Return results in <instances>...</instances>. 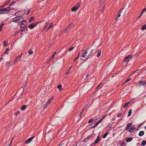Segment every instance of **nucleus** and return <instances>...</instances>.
<instances>
[{
    "instance_id": "393cba45",
    "label": "nucleus",
    "mask_w": 146,
    "mask_h": 146,
    "mask_svg": "<svg viewBox=\"0 0 146 146\" xmlns=\"http://www.w3.org/2000/svg\"><path fill=\"white\" fill-rule=\"evenodd\" d=\"M146 144V141L143 140L142 143L141 145L143 146L145 145Z\"/></svg>"
},
{
    "instance_id": "c9c22d12",
    "label": "nucleus",
    "mask_w": 146,
    "mask_h": 146,
    "mask_svg": "<svg viewBox=\"0 0 146 146\" xmlns=\"http://www.w3.org/2000/svg\"><path fill=\"white\" fill-rule=\"evenodd\" d=\"M51 102L50 101V100H48L47 101V102L46 104L48 106L50 104Z\"/></svg>"
},
{
    "instance_id": "2eb2a0df",
    "label": "nucleus",
    "mask_w": 146,
    "mask_h": 146,
    "mask_svg": "<svg viewBox=\"0 0 146 146\" xmlns=\"http://www.w3.org/2000/svg\"><path fill=\"white\" fill-rule=\"evenodd\" d=\"M144 132L143 131H141L139 132V135L140 136H142L144 134Z\"/></svg>"
},
{
    "instance_id": "603ef678",
    "label": "nucleus",
    "mask_w": 146,
    "mask_h": 146,
    "mask_svg": "<svg viewBox=\"0 0 146 146\" xmlns=\"http://www.w3.org/2000/svg\"><path fill=\"white\" fill-rule=\"evenodd\" d=\"M97 125H96V124L95 123L93 126H92L91 127L92 128H94L96 127V126Z\"/></svg>"
},
{
    "instance_id": "7ed1b4c3",
    "label": "nucleus",
    "mask_w": 146,
    "mask_h": 146,
    "mask_svg": "<svg viewBox=\"0 0 146 146\" xmlns=\"http://www.w3.org/2000/svg\"><path fill=\"white\" fill-rule=\"evenodd\" d=\"M20 23V27L22 29H25L26 27V24L27 23V22L24 20V19L21 20V21L19 22Z\"/></svg>"
},
{
    "instance_id": "69168bd1",
    "label": "nucleus",
    "mask_w": 146,
    "mask_h": 146,
    "mask_svg": "<svg viewBox=\"0 0 146 146\" xmlns=\"http://www.w3.org/2000/svg\"><path fill=\"white\" fill-rule=\"evenodd\" d=\"M88 76H89V74H87L86 76V78H87Z\"/></svg>"
},
{
    "instance_id": "1a4fd4ad",
    "label": "nucleus",
    "mask_w": 146,
    "mask_h": 146,
    "mask_svg": "<svg viewBox=\"0 0 146 146\" xmlns=\"http://www.w3.org/2000/svg\"><path fill=\"white\" fill-rule=\"evenodd\" d=\"M38 23V22L32 23L29 26V27L30 29H32L37 25Z\"/></svg>"
},
{
    "instance_id": "6e6d98bb",
    "label": "nucleus",
    "mask_w": 146,
    "mask_h": 146,
    "mask_svg": "<svg viewBox=\"0 0 146 146\" xmlns=\"http://www.w3.org/2000/svg\"><path fill=\"white\" fill-rule=\"evenodd\" d=\"M131 78H128L127 79L125 82H128V81H130L131 80Z\"/></svg>"
},
{
    "instance_id": "58836bf2",
    "label": "nucleus",
    "mask_w": 146,
    "mask_h": 146,
    "mask_svg": "<svg viewBox=\"0 0 146 146\" xmlns=\"http://www.w3.org/2000/svg\"><path fill=\"white\" fill-rule=\"evenodd\" d=\"M146 10V7L145 8H144L143 9L142 11L141 12V14L142 15L143 13Z\"/></svg>"
},
{
    "instance_id": "c85d7f7f",
    "label": "nucleus",
    "mask_w": 146,
    "mask_h": 146,
    "mask_svg": "<svg viewBox=\"0 0 146 146\" xmlns=\"http://www.w3.org/2000/svg\"><path fill=\"white\" fill-rule=\"evenodd\" d=\"M49 24V23L48 22H46L45 24V25H44V29H46V27L47 26H48V25Z\"/></svg>"
},
{
    "instance_id": "9b49d317",
    "label": "nucleus",
    "mask_w": 146,
    "mask_h": 146,
    "mask_svg": "<svg viewBox=\"0 0 146 146\" xmlns=\"http://www.w3.org/2000/svg\"><path fill=\"white\" fill-rule=\"evenodd\" d=\"M135 129V128L134 126L131 127L128 130V131L129 132H133Z\"/></svg>"
},
{
    "instance_id": "c756f323",
    "label": "nucleus",
    "mask_w": 146,
    "mask_h": 146,
    "mask_svg": "<svg viewBox=\"0 0 146 146\" xmlns=\"http://www.w3.org/2000/svg\"><path fill=\"white\" fill-rule=\"evenodd\" d=\"M130 103V102H129L126 103L123 106V108H125Z\"/></svg>"
},
{
    "instance_id": "423d86ee",
    "label": "nucleus",
    "mask_w": 146,
    "mask_h": 146,
    "mask_svg": "<svg viewBox=\"0 0 146 146\" xmlns=\"http://www.w3.org/2000/svg\"><path fill=\"white\" fill-rule=\"evenodd\" d=\"M23 19V17H14L12 19V21L15 23L19 21L20 20H21H21Z\"/></svg>"
},
{
    "instance_id": "a19ab883",
    "label": "nucleus",
    "mask_w": 146,
    "mask_h": 146,
    "mask_svg": "<svg viewBox=\"0 0 146 146\" xmlns=\"http://www.w3.org/2000/svg\"><path fill=\"white\" fill-rule=\"evenodd\" d=\"M123 8H121L119 10V12H118V13H120V14H121L122 12L123 11Z\"/></svg>"
},
{
    "instance_id": "3c124183",
    "label": "nucleus",
    "mask_w": 146,
    "mask_h": 146,
    "mask_svg": "<svg viewBox=\"0 0 146 146\" xmlns=\"http://www.w3.org/2000/svg\"><path fill=\"white\" fill-rule=\"evenodd\" d=\"M79 57V56H78L77 57H76L75 59L74 60V62H75L76 61H77V59H78V58Z\"/></svg>"
},
{
    "instance_id": "0eeeda50",
    "label": "nucleus",
    "mask_w": 146,
    "mask_h": 146,
    "mask_svg": "<svg viewBox=\"0 0 146 146\" xmlns=\"http://www.w3.org/2000/svg\"><path fill=\"white\" fill-rule=\"evenodd\" d=\"M80 3H78L76 5L72 7L71 9V11L73 12L76 11L80 7Z\"/></svg>"
},
{
    "instance_id": "ea45409f",
    "label": "nucleus",
    "mask_w": 146,
    "mask_h": 146,
    "mask_svg": "<svg viewBox=\"0 0 146 146\" xmlns=\"http://www.w3.org/2000/svg\"><path fill=\"white\" fill-rule=\"evenodd\" d=\"M74 47H73L70 48L68 50V51L69 52H70L73 49H74Z\"/></svg>"
},
{
    "instance_id": "de8ad7c7",
    "label": "nucleus",
    "mask_w": 146,
    "mask_h": 146,
    "mask_svg": "<svg viewBox=\"0 0 146 146\" xmlns=\"http://www.w3.org/2000/svg\"><path fill=\"white\" fill-rule=\"evenodd\" d=\"M93 120V119H90L88 122V123H90Z\"/></svg>"
},
{
    "instance_id": "aec40b11",
    "label": "nucleus",
    "mask_w": 146,
    "mask_h": 146,
    "mask_svg": "<svg viewBox=\"0 0 146 146\" xmlns=\"http://www.w3.org/2000/svg\"><path fill=\"white\" fill-rule=\"evenodd\" d=\"M4 23L3 22H2L1 23L0 25V32H1L2 30V28L3 26L4 25Z\"/></svg>"
},
{
    "instance_id": "4468645a",
    "label": "nucleus",
    "mask_w": 146,
    "mask_h": 146,
    "mask_svg": "<svg viewBox=\"0 0 146 146\" xmlns=\"http://www.w3.org/2000/svg\"><path fill=\"white\" fill-rule=\"evenodd\" d=\"M100 141L99 136H98L97 137L96 139L94 141V143L95 144L97 143Z\"/></svg>"
},
{
    "instance_id": "c03bdc74",
    "label": "nucleus",
    "mask_w": 146,
    "mask_h": 146,
    "mask_svg": "<svg viewBox=\"0 0 146 146\" xmlns=\"http://www.w3.org/2000/svg\"><path fill=\"white\" fill-rule=\"evenodd\" d=\"M54 99V97L53 96L51 97V98H49L48 100L51 102V101L53 100Z\"/></svg>"
},
{
    "instance_id": "dca6fc26",
    "label": "nucleus",
    "mask_w": 146,
    "mask_h": 146,
    "mask_svg": "<svg viewBox=\"0 0 146 146\" xmlns=\"http://www.w3.org/2000/svg\"><path fill=\"white\" fill-rule=\"evenodd\" d=\"M133 139V138L131 137H130L128 138H127L126 139V141L127 142H128L131 141Z\"/></svg>"
},
{
    "instance_id": "20e7f679",
    "label": "nucleus",
    "mask_w": 146,
    "mask_h": 146,
    "mask_svg": "<svg viewBox=\"0 0 146 146\" xmlns=\"http://www.w3.org/2000/svg\"><path fill=\"white\" fill-rule=\"evenodd\" d=\"M14 9V8L10 7L6 8H2L0 9V11L7 12L6 13H8L9 11L11 10H12Z\"/></svg>"
},
{
    "instance_id": "8fccbe9b",
    "label": "nucleus",
    "mask_w": 146,
    "mask_h": 146,
    "mask_svg": "<svg viewBox=\"0 0 146 146\" xmlns=\"http://www.w3.org/2000/svg\"><path fill=\"white\" fill-rule=\"evenodd\" d=\"M106 116V115H104L102 118H101L100 119L102 121L103 119Z\"/></svg>"
},
{
    "instance_id": "ddd939ff",
    "label": "nucleus",
    "mask_w": 146,
    "mask_h": 146,
    "mask_svg": "<svg viewBox=\"0 0 146 146\" xmlns=\"http://www.w3.org/2000/svg\"><path fill=\"white\" fill-rule=\"evenodd\" d=\"M131 126V123H129L127 124V127L125 128V130H127L129 129V128Z\"/></svg>"
},
{
    "instance_id": "2f4dec72",
    "label": "nucleus",
    "mask_w": 146,
    "mask_h": 146,
    "mask_svg": "<svg viewBox=\"0 0 146 146\" xmlns=\"http://www.w3.org/2000/svg\"><path fill=\"white\" fill-rule=\"evenodd\" d=\"M62 87V85L61 84H59L57 86V88H58L60 90H61V88Z\"/></svg>"
},
{
    "instance_id": "bf43d9fd",
    "label": "nucleus",
    "mask_w": 146,
    "mask_h": 146,
    "mask_svg": "<svg viewBox=\"0 0 146 146\" xmlns=\"http://www.w3.org/2000/svg\"><path fill=\"white\" fill-rule=\"evenodd\" d=\"M70 25H68V26H67V27L66 29H67L68 28V29H69L70 28Z\"/></svg>"
},
{
    "instance_id": "0e129e2a",
    "label": "nucleus",
    "mask_w": 146,
    "mask_h": 146,
    "mask_svg": "<svg viewBox=\"0 0 146 146\" xmlns=\"http://www.w3.org/2000/svg\"><path fill=\"white\" fill-rule=\"evenodd\" d=\"M9 2V1H7V3H6V5H7V4H8V3Z\"/></svg>"
},
{
    "instance_id": "72a5a7b5",
    "label": "nucleus",
    "mask_w": 146,
    "mask_h": 146,
    "mask_svg": "<svg viewBox=\"0 0 146 146\" xmlns=\"http://www.w3.org/2000/svg\"><path fill=\"white\" fill-rule=\"evenodd\" d=\"M120 16H121V14H120V13H118L117 16V17L116 18V19H115V21H117L118 20V18Z\"/></svg>"
},
{
    "instance_id": "6ab92c4d",
    "label": "nucleus",
    "mask_w": 146,
    "mask_h": 146,
    "mask_svg": "<svg viewBox=\"0 0 146 146\" xmlns=\"http://www.w3.org/2000/svg\"><path fill=\"white\" fill-rule=\"evenodd\" d=\"M27 107L26 106L24 105H23L21 108V110L22 111H24V110Z\"/></svg>"
},
{
    "instance_id": "a18cd8bd",
    "label": "nucleus",
    "mask_w": 146,
    "mask_h": 146,
    "mask_svg": "<svg viewBox=\"0 0 146 146\" xmlns=\"http://www.w3.org/2000/svg\"><path fill=\"white\" fill-rule=\"evenodd\" d=\"M122 115V113H119L117 114V116L118 117H119Z\"/></svg>"
},
{
    "instance_id": "13d9d810",
    "label": "nucleus",
    "mask_w": 146,
    "mask_h": 146,
    "mask_svg": "<svg viewBox=\"0 0 146 146\" xmlns=\"http://www.w3.org/2000/svg\"><path fill=\"white\" fill-rule=\"evenodd\" d=\"M101 84V83H100V84H99L98 86L96 88H98L100 86V85Z\"/></svg>"
},
{
    "instance_id": "7c9ffc66",
    "label": "nucleus",
    "mask_w": 146,
    "mask_h": 146,
    "mask_svg": "<svg viewBox=\"0 0 146 146\" xmlns=\"http://www.w3.org/2000/svg\"><path fill=\"white\" fill-rule=\"evenodd\" d=\"M101 53V51L100 50H99L98 52V54L97 55V57H99L100 56V54Z\"/></svg>"
},
{
    "instance_id": "a878e982",
    "label": "nucleus",
    "mask_w": 146,
    "mask_h": 146,
    "mask_svg": "<svg viewBox=\"0 0 146 146\" xmlns=\"http://www.w3.org/2000/svg\"><path fill=\"white\" fill-rule=\"evenodd\" d=\"M20 113V112L19 111H18L14 113V115L15 116H17L18 114Z\"/></svg>"
},
{
    "instance_id": "bb28decb",
    "label": "nucleus",
    "mask_w": 146,
    "mask_h": 146,
    "mask_svg": "<svg viewBox=\"0 0 146 146\" xmlns=\"http://www.w3.org/2000/svg\"><path fill=\"white\" fill-rule=\"evenodd\" d=\"M56 52H54L53 53V54L52 56L50 58V60H52L54 57V56H55L56 54Z\"/></svg>"
},
{
    "instance_id": "5fc2aeb1",
    "label": "nucleus",
    "mask_w": 146,
    "mask_h": 146,
    "mask_svg": "<svg viewBox=\"0 0 146 146\" xmlns=\"http://www.w3.org/2000/svg\"><path fill=\"white\" fill-rule=\"evenodd\" d=\"M9 50V48H7L5 51V54H6L7 53V52Z\"/></svg>"
},
{
    "instance_id": "052dcab7",
    "label": "nucleus",
    "mask_w": 146,
    "mask_h": 146,
    "mask_svg": "<svg viewBox=\"0 0 146 146\" xmlns=\"http://www.w3.org/2000/svg\"><path fill=\"white\" fill-rule=\"evenodd\" d=\"M111 126H112L111 125V124H109V125H108V127H111Z\"/></svg>"
},
{
    "instance_id": "412c9836",
    "label": "nucleus",
    "mask_w": 146,
    "mask_h": 146,
    "mask_svg": "<svg viewBox=\"0 0 146 146\" xmlns=\"http://www.w3.org/2000/svg\"><path fill=\"white\" fill-rule=\"evenodd\" d=\"M146 29V25H143L141 27V29L142 30H144Z\"/></svg>"
},
{
    "instance_id": "09e8293b",
    "label": "nucleus",
    "mask_w": 146,
    "mask_h": 146,
    "mask_svg": "<svg viewBox=\"0 0 146 146\" xmlns=\"http://www.w3.org/2000/svg\"><path fill=\"white\" fill-rule=\"evenodd\" d=\"M47 106L46 104H44V105H43V107H44V109H46L47 108Z\"/></svg>"
},
{
    "instance_id": "79ce46f5",
    "label": "nucleus",
    "mask_w": 146,
    "mask_h": 146,
    "mask_svg": "<svg viewBox=\"0 0 146 146\" xmlns=\"http://www.w3.org/2000/svg\"><path fill=\"white\" fill-rule=\"evenodd\" d=\"M15 2H14V1H13L11 3H10V5H9V7H10V6H12V5H13L15 3Z\"/></svg>"
},
{
    "instance_id": "37998d69",
    "label": "nucleus",
    "mask_w": 146,
    "mask_h": 146,
    "mask_svg": "<svg viewBox=\"0 0 146 146\" xmlns=\"http://www.w3.org/2000/svg\"><path fill=\"white\" fill-rule=\"evenodd\" d=\"M7 45V43H6V41L4 40L3 41V45H4V46H6Z\"/></svg>"
},
{
    "instance_id": "338daca9",
    "label": "nucleus",
    "mask_w": 146,
    "mask_h": 146,
    "mask_svg": "<svg viewBox=\"0 0 146 146\" xmlns=\"http://www.w3.org/2000/svg\"><path fill=\"white\" fill-rule=\"evenodd\" d=\"M6 5V4H5V5H3L2 6V7H4L5 5Z\"/></svg>"
},
{
    "instance_id": "49530a36",
    "label": "nucleus",
    "mask_w": 146,
    "mask_h": 146,
    "mask_svg": "<svg viewBox=\"0 0 146 146\" xmlns=\"http://www.w3.org/2000/svg\"><path fill=\"white\" fill-rule=\"evenodd\" d=\"M30 11H31L30 9H28V12L26 14L27 15H28L29 14V13H30Z\"/></svg>"
},
{
    "instance_id": "b1692460",
    "label": "nucleus",
    "mask_w": 146,
    "mask_h": 146,
    "mask_svg": "<svg viewBox=\"0 0 146 146\" xmlns=\"http://www.w3.org/2000/svg\"><path fill=\"white\" fill-rule=\"evenodd\" d=\"M28 52L30 54H32L33 53V51L31 49H30L28 51Z\"/></svg>"
},
{
    "instance_id": "5701e85b",
    "label": "nucleus",
    "mask_w": 146,
    "mask_h": 146,
    "mask_svg": "<svg viewBox=\"0 0 146 146\" xmlns=\"http://www.w3.org/2000/svg\"><path fill=\"white\" fill-rule=\"evenodd\" d=\"M131 113H132V110H131V109H130L128 112V117L129 116L131 115Z\"/></svg>"
},
{
    "instance_id": "e433bc0d",
    "label": "nucleus",
    "mask_w": 146,
    "mask_h": 146,
    "mask_svg": "<svg viewBox=\"0 0 146 146\" xmlns=\"http://www.w3.org/2000/svg\"><path fill=\"white\" fill-rule=\"evenodd\" d=\"M84 109L79 114V116H80V117H81L82 115L83 114V112H84Z\"/></svg>"
},
{
    "instance_id": "4be33fe9",
    "label": "nucleus",
    "mask_w": 146,
    "mask_h": 146,
    "mask_svg": "<svg viewBox=\"0 0 146 146\" xmlns=\"http://www.w3.org/2000/svg\"><path fill=\"white\" fill-rule=\"evenodd\" d=\"M34 18L33 17H31L29 19V22H31L33 21L34 19Z\"/></svg>"
},
{
    "instance_id": "864d4df0",
    "label": "nucleus",
    "mask_w": 146,
    "mask_h": 146,
    "mask_svg": "<svg viewBox=\"0 0 146 146\" xmlns=\"http://www.w3.org/2000/svg\"><path fill=\"white\" fill-rule=\"evenodd\" d=\"M139 71V70H135V71L133 72L131 74V75L133 74V73H134L135 72H137L138 71Z\"/></svg>"
},
{
    "instance_id": "f704fd0d",
    "label": "nucleus",
    "mask_w": 146,
    "mask_h": 146,
    "mask_svg": "<svg viewBox=\"0 0 146 146\" xmlns=\"http://www.w3.org/2000/svg\"><path fill=\"white\" fill-rule=\"evenodd\" d=\"M72 67V66H71V67H70V68L66 72V74L68 75V74H69V72H70V68H71Z\"/></svg>"
},
{
    "instance_id": "473e14b6",
    "label": "nucleus",
    "mask_w": 146,
    "mask_h": 146,
    "mask_svg": "<svg viewBox=\"0 0 146 146\" xmlns=\"http://www.w3.org/2000/svg\"><path fill=\"white\" fill-rule=\"evenodd\" d=\"M25 29H19L17 31V32L19 33V32H22L23 31H25Z\"/></svg>"
},
{
    "instance_id": "680f3d73",
    "label": "nucleus",
    "mask_w": 146,
    "mask_h": 146,
    "mask_svg": "<svg viewBox=\"0 0 146 146\" xmlns=\"http://www.w3.org/2000/svg\"><path fill=\"white\" fill-rule=\"evenodd\" d=\"M2 59H3V58H0V62L2 61Z\"/></svg>"
},
{
    "instance_id": "f03ea898",
    "label": "nucleus",
    "mask_w": 146,
    "mask_h": 146,
    "mask_svg": "<svg viewBox=\"0 0 146 146\" xmlns=\"http://www.w3.org/2000/svg\"><path fill=\"white\" fill-rule=\"evenodd\" d=\"M23 11H18L15 13L14 15L16 17H22L25 14V10H24Z\"/></svg>"
},
{
    "instance_id": "4c0bfd02",
    "label": "nucleus",
    "mask_w": 146,
    "mask_h": 146,
    "mask_svg": "<svg viewBox=\"0 0 146 146\" xmlns=\"http://www.w3.org/2000/svg\"><path fill=\"white\" fill-rule=\"evenodd\" d=\"M102 120L100 119L97 122H96L95 123L96 124V125H98V124L100 123L101 121Z\"/></svg>"
},
{
    "instance_id": "9d476101",
    "label": "nucleus",
    "mask_w": 146,
    "mask_h": 146,
    "mask_svg": "<svg viewBox=\"0 0 146 146\" xmlns=\"http://www.w3.org/2000/svg\"><path fill=\"white\" fill-rule=\"evenodd\" d=\"M35 136H33L32 137H31L29 138L27 140L25 141L26 144H27L30 141H31L34 138Z\"/></svg>"
},
{
    "instance_id": "f8f14e48",
    "label": "nucleus",
    "mask_w": 146,
    "mask_h": 146,
    "mask_svg": "<svg viewBox=\"0 0 146 146\" xmlns=\"http://www.w3.org/2000/svg\"><path fill=\"white\" fill-rule=\"evenodd\" d=\"M139 84H141V85H143V86H145L146 84V82L145 81H140L139 82Z\"/></svg>"
},
{
    "instance_id": "774afa93",
    "label": "nucleus",
    "mask_w": 146,
    "mask_h": 146,
    "mask_svg": "<svg viewBox=\"0 0 146 146\" xmlns=\"http://www.w3.org/2000/svg\"><path fill=\"white\" fill-rule=\"evenodd\" d=\"M145 128L146 129V125L145 126Z\"/></svg>"
},
{
    "instance_id": "f3484780",
    "label": "nucleus",
    "mask_w": 146,
    "mask_h": 146,
    "mask_svg": "<svg viewBox=\"0 0 146 146\" xmlns=\"http://www.w3.org/2000/svg\"><path fill=\"white\" fill-rule=\"evenodd\" d=\"M53 23H51L49 25L48 29L46 30V31H47L49 29H50L53 26Z\"/></svg>"
},
{
    "instance_id": "a211bd4d",
    "label": "nucleus",
    "mask_w": 146,
    "mask_h": 146,
    "mask_svg": "<svg viewBox=\"0 0 146 146\" xmlns=\"http://www.w3.org/2000/svg\"><path fill=\"white\" fill-rule=\"evenodd\" d=\"M91 137V135H89V136H88L86 138H85V139H84L83 140L84 142H86L87 141L86 140H89Z\"/></svg>"
},
{
    "instance_id": "6e6552de",
    "label": "nucleus",
    "mask_w": 146,
    "mask_h": 146,
    "mask_svg": "<svg viewBox=\"0 0 146 146\" xmlns=\"http://www.w3.org/2000/svg\"><path fill=\"white\" fill-rule=\"evenodd\" d=\"M132 55H129L125 57L124 60V62H126L127 63L129 61L130 59L132 57Z\"/></svg>"
},
{
    "instance_id": "4d7b16f0",
    "label": "nucleus",
    "mask_w": 146,
    "mask_h": 146,
    "mask_svg": "<svg viewBox=\"0 0 146 146\" xmlns=\"http://www.w3.org/2000/svg\"><path fill=\"white\" fill-rule=\"evenodd\" d=\"M142 15L141 14V13L140 15H139V16H138L137 17V19H138L139 18L141 17V16H142Z\"/></svg>"
},
{
    "instance_id": "f257e3e1",
    "label": "nucleus",
    "mask_w": 146,
    "mask_h": 146,
    "mask_svg": "<svg viewBox=\"0 0 146 146\" xmlns=\"http://www.w3.org/2000/svg\"><path fill=\"white\" fill-rule=\"evenodd\" d=\"M92 52L93 50H92L90 53H88L87 50H83L82 52V55L81 56V59L82 60H86L88 59Z\"/></svg>"
},
{
    "instance_id": "39448f33",
    "label": "nucleus",
    "mask_w": 146,
    "mask_h": 146,
    "mask_svg": "<svg viewBox=\"0 0 146 146\" xmlns=\"http://www.w3.org/2000/svg\"><path fill=\"white\" fill-rule=\"evenodd\" d=\"M22 56V54H21L15 58L14 60V64H15L18 62L20 61Z\"/></svg>"
},
{
    "instance_id": "cd10ccee",
    "label": "nucleus",
    "mask_w": 146,
    "mask_h": 146,
    "mask_svg": "<svg viewBox=\"0 0 146 146\" xmlns=\"http://www.w3.org/2000/svg\"><path fill=\"white\" fill-rule=\"evenodd\" d=\"M108 134V132H106L103 136V138H105Z\"/></svg>"
},
{
    "instance_id": "e2e57ef3",
    "label": "nucleus",
    "mask_w": 146,
    "mask_h": 146,
    "mask_svg": "<svg viewBox=\"0 0 146 146\" xmlns=\"http://www.w3.org/2000/svg\"><path fill=\"white\" fill-rule=\"evenodd\" d=\"M13 139H13H11V142H10V144H9L10 145H11V143H12V141Z\"/></svg>"
}]
</instances>
